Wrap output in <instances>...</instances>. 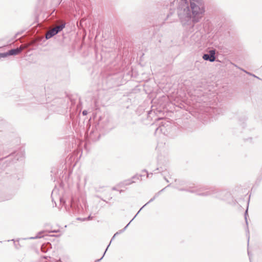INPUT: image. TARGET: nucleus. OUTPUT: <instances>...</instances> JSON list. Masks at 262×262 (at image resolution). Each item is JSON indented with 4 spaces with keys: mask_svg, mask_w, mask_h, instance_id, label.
<instances>
[{
    "mask_svg": "<svg viewBox=\"0 0 262 262\" xmlns=\"http://www.w3.org/2000/svg\"><path fill=\"white\" fill-rule=\"evenodd\" d=\"M21 51V48H17L16 49H14L9 50L8 52L5 53V54H6V57H7L8 55H17L19 54Z\"/></svg>",
    "mask_w": 262,
    "mask_h": 262,
    "instance_id": "39448f33",
    "label": "nucleus"
},
{
    "mask_svg": "<svg viewBox=\"0 0 262 262\" xmlns=\"http://www.w3.org/2000/svg\"><path fill=\"white\" fill-rule=\"evenodd\" d=\"M247 215H248V214H247V210L246 212H245V218L246 224L248 223L247 218Z\"/></svg>",
    "mask_w": 262,
    "mask_h": 262,
    "instance_id": "0eeeda50",
    "label": "nucleus"
},
{
    "mask_svg": "<svg viewBox=\"0 0 262 262\" xmlns=\"http://www.w3.org/2000/svg\"><path fill=\"white\" fill-rule=\"evenodd\" d=\"M64 24L56 26L54 28L49 30L47 32L46 35V38L47 39H50L56 34H57L60 31L62 30L64 28Z\"/></svg>",
    "mask_w": 262,
    "mask_h": 262,
    "instance_id": "7ed1b4c3",
    "label": "nucleus"
},
{
    "mask_svg": "<svg viewBox=\"0 0 262 262\" xmlns=\"http://www.w3.org/2000/svg\"><path fill=\"white\" fill-rule=\"evenodd\" d=\"M57 262H61V261H57Z\"/></svg>",
    "mask_w": 262,
    "mask_h": 262,
    "instance_id": "2eb2a0df",
    "label": "nucleus"
},
{
    "mask_svg": "<svg viewBox=\"0 0 262 262\" xmlns=\"http://www.w3.org/2000/svg\"><path fill=\"white\" fill-rule=\"evenodd\" d=\"M41 237V236H37L36 237H31V238H40Z\"/></svg>",
    "mask_w": 262,
    "mask_h": 262,
    "instance_id": "9b49d317",
    "label": "nucleus"
},
{
    "mask_svg": "<svg viewBox=\"0 0 262 262\" xmlns=\"http://www.w3.org/2000/svg\"><path fill=\"white\" fill-rule=\"evenodd\" d=\"M63 178L64 176L62 174V179L60 180L61 182H60L59 187H57L56 186L52 192V201H53L54 200H59V204L58 206V207L60 209L62 207H64L66 208V199L64 197L66 189L64 187Z\"/></svg>",
    "mask_w": 262,
    "mask_h": 262,
    "instance_id": "f03ea898",
    "label": "nucleus"
},
{
    "mask_svg": "<svg viewBox=\"0 0 262 262\" xmlns=\"http://www.w3.org/2000/svg\"><path fill=\"white\" fill-rule=\"evenodd\" d=\"M159 129H160L161 130H162V128L161 127H160L159 128H158L157 130H158Z\"/></svg>",
    "mask_w": 262,
    "mask_h": 262,
    "instance_id": "f8f14e48",
    "label": "nucleus"
},
{
    "mask_svg": "<svg viewBox=\"0 0 262 262\" xmlns=\"http://www.w3.org/2000/svg\"><path fill=\"white\" fill-rule=\"evenodd\" d=\"M191 12L187 6L183 12L179 14L181 23L183 26H193L194 23L200 21L205 10L202 0H190Z\"/></svg>",
    "mask_w": 262,
    "mask_h": 262,
    "instance_id": "f257e3e1",
    "label": "nucleus"
},
{
    "mask_svg": "<svg viewBox=\"0 0 262 262\" xmlns=\"http://www.w3.org/2000/svg\"><path fill=\"white\" fill-rule=\"evenodd\" d=\"M87 114H88V112L85 110H84L82 112V114L83 115H87Z\"/></svg>",
    "mask_w": 262,
    "mask_h": 262,
    "instance_id": "9d476101",
    "label": "nucleus"
},
{
    "mask_svg": "<svg viewBox=\"0 0 262 262\" xmlns=\"http://www.w3.org/2000/svg\"><path fill=\"white\" fill-rule=\"evenodd\" d=\"M199 194L207 195V194H206V193H199Z\"/></svg>",
    "mask_w": 262,
    "mask_h": 262,
    "instance_id": "ddd939ff",
    "label": "nucleus"
},
{
    "mask_svg": "<svg viewBox=\"0 0 262 262\" xmlns=\"http://www.w3.org/2000/svg\"><path fill=\"white\" fill-rule=\"evenodd\" d=\"M4 57H6V54H5V53H0V58H4Z\"/></svg>",
    "mask_w": 262,
    "mask_h": 262,
    "instance_id": "6e6552de",
    "label": "nucleus"
},
{
    "mask_svg": "<svg viewBox=\"0 0 262 262\" xmlns=\"http://www.w3.org/2000/svg\"><path fill=\"white\" fill-rule=\"evenodd\" d=\"M24 156V151H20V156L19 157L17 158V160H18L20 158L23 157Z\"/></svg>",
    "mask_w": 262,
    "mask_h": 262,
    "instance_id": "423d86ee",
    "label": "nucleus"
},
{
    "mask_svg": "<svg viewBox=\"0 0 262 262\" xmlns=\"http://www.w3.org/2000/svg\"><path fill=\"white\" fill-rule=\"evenodd\" d=\"M57 180V178H55L54 181Z\"/></svg>",
    "mask_w": 262,
    "mask_h": 262,
    "instance_id": "4468645a",
    "label": "nucleus"
},
{
    "mask_svg": "<svg viewBox=\"0 0 262 262\" xmlns=\"http://www.w3.org/2000/svg\"><path fill=\"white\" fill-rule=\"evenodd\" d=\"M203 58L205 60H209L210 62H213L215 60V51L210 50L209 51V54H205L203 56Z\"/></svg>",
    "mask_w": 262,
    "mask_h": 262,
    "instance_id": "20e7f679",
    "label": "nucleus"
},
{
    "mask_svg": "<svg viewBox=\"0 0 262 262\" xmlns=\"http://www.w3.org/2000/svg\"><path fill=\"white\" fill-rule=\"evenodd\" d=\"M62 172H61L60 171L57 172V174L59 175V178L60 180V176L62 174Z\"/></svg>",
    "mask_w": 262,
    "mask_h": 262,
    "instance_id": "1a4fd4ad",
    "label": "nucleus"
}]
</instances>
